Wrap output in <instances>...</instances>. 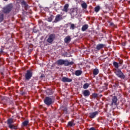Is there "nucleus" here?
I'll list each match as a JSON object with an SVG mask.
<instances>
[{
	"instance_id": "f257e3e1",
	"label": "nucleus",
	"mask_w": 130,
	"mask_h": 130,
	"mask_svg": "<svg viewBox=\"0 0 130 130\" xmlns=\"http://www.w3.org/2000/svg\"><path fill=\"white\" fill-rule=\"evenodd\" d=\"M56 62L58 66H62V64H64L65 67H68V66L74 64V62L73 61L69 62L68 60H63L61 59L58 60Z\"/></svg>"
},
{
	"instance_id": "f03ea898",
	"label": "nucleus",
	"mask_w": 130,
	"mask_h": 130,
	"mask_svg": "<svg viewBox=\"0 0 130 130\" xmlns=\"http://www.w3.org/2000/svg\"><path fill=\"white\" fill-rule=\"evenodd\" d=\"M114 73L118 78H120L121 79H124V78H125V76L123 75V73L119 69H115Z\"/></svg>"
},
{
	"instance_id": "7ed1b4c3",
	"label": "nucleus",
	"mask_w": 130,
	"mask_h": 130,
	"mask_svg": "<svg viewBox=\"0 0 130 130\" xmlns=\"http://www.w3.org/2000/svg\"><path fill=\"white\" fill-rule=\"evenodd\" d=\"M12 9H13V6L11 4L7 6L6 7L4 8V12L5 13H10V12L12 11Z\"/></svg>"
},
{
	"instance_id": "20e7f679",
	"label": "nucleus",
	"mask_w": 130,
	"mask_h": 130,
	"mask_svg": "<svg viewBox=\"0 0 130 130\" xmlns=\"http://www.w3.org/2000/svg\"><path fill=\"white\" fill-rule=\"evenodd\" d=\"M32 71L30 70H27L25 75V79L29 81L31 78H32Z\"/></svg>"
},
{
	"instance_id": "39448f33",
	"label": "nucleus",
	"mask_w": 130,
	"mask_h": 130,
	"mask_svg": "<svg viewBox=\"0 0 130 130\" xmlns=\"http://www.w3.org/2000/svg\"><path fill=\"white\" fill-rule=\"evenodd\" d=\"M55 39V35L54 34H51L47 40V42L48 43H52L53 40Z\"/></svg>"
},
{
	"instance_id": "423d86ee",
	"label": "nucleus",
	"mask_w": 130,
	"mask_h": 130,
	"mask_svg": "<svg viewBox=\"0 0 130 130\" xmlns=\"http://www.w3.org/2000/svg\"><path fill=\"white\" fill-rule=\"evenodd\" d=\"M113 105L117 106V97H116V96H114L112 98V102L110 104V106H113Z\"/></svg>"
},
{
	"instance_id": "0eeeda50",
	"label": "nucleus",
	"mask_w": 130,
	"mask_h": 130,
	"mask_svg": "<svg viewBox=\"0 0 130 130\" xmlns=\"http://www.w3.org/2000/svg\"><path fill=\"white\" fill-rule=\"evenodd\" d=\"M44 103L46 105H50L52 104V99L50 98L47 97L44 100Z\"/></svg>"
},
{
	"instance_id": "6e6552de",
	"label": "nucleus",
	"mask_w": 130,
	"mask_h": 130,
	"mask_svg": "<svg viewBox=\"0 0 130 130\" xmlns=\"http://www.w3.org/2000/svg\"><path fill=\"white\" fill-rule=\"evenodd\" d=\"M99 113L98 111L90 113L89 117H90V118H95V117H96V116L98 115Z\"/></svg>"
},
{
	"instance_id": "1a4fd4ad",
	"label": "nucleus",
	"mask_w": 130,
	"mask_h": 130,
	"mask_svg": "<svg viewBox=\"0 0 130 130\" xmlns=\"http://www.w3.org/2000/svg\"><path fill=\"white\" fill-rule=\"evenodd\" d=\"M61 81H62V82L63 83H71L72 80L66 77H63L62 78Z\"/></svg>"
},
{
	"instance_id": "9d476101",
	"label": "nucleus",
	"mask_w": 130,
	"mask_h": 130,
	"mask_svg": "<svg viewBox=\"0 0 130 130\" xmlns=\"http://www.w3.org/2000/svg\"><path fill=\"white\" fill-rule=\"evenodd\" d=\"M61 20H62V17L61 15H57L56 16L55 20L54 21V23H57V22H59V21H61Z\"/></svg>"
},
{
	"instance_id": "9b49d317",
	"label": "nucleus",
	"mask_w": 130,
	"mask_h": 130,
	"mask_svg": "<svg viewBox=\"0 0 130 130\" xmlns=\"http://www.w3.org/2000/svg\"><path fill=\"white\" fill-rule=\"evenodd\" d=\"M82 94L84 97H89V96H90V91L88 90H85L82 91Z\"/></svg>"
},
{
	"instance_id": "f8f14e48",
	"label": "nucleus",
	"mask_w": 130,
	"mask_h": 130,
	"mask_svg": "<svg viewBox=\"0 0 130 130\" xmlns=\"http://www.w3.org/2000/svg\"><path fill=\"white\" fill-rule=\"evenodd\" d=\"M69 5L68 4H66L64 7L62 9V11L63 12H65V13H68V12H69Z\"/></svg>"
},
{
	"instance_id": "ddd939ff",
	"label": "nucleus",
	"mask_w": 130,
	"mask_h": 130,
	"mask_svg": "<svg viewBox=\"0 0 130 130\" xmlns=\"http://www.w3.org/2000/svg\"><path fill=\"white\" fill-rule=\"evenodd\" d=\"M104 46H105V45L103 44H98L95 49L96 50H100V49H102V48H103L104 47Z\"/></svg>"
},
{
	"instance_id": "4468645a",
	"label": "nucleus",
	"mask_w": 130,
	"mask_h": 130,
	"mask_svg": "<svg viewBox=\"0 0 130 130\" xmlns=\"http://www.w3.org/2000/svg\"><path fill=\"white\" fill-rule=\"evenodd\" d=\"M14 122V119L13 118H10L7 120V124L8 125V126H10V125H11L12 123Z\"/></svg>"
},
{
	"instance_id": "2eb2a0df",
	"label": "nucleus",
	"mask_w": 130,
	"mask_h": 130,
	"mask_svg": "<svg viewBox=\"0 0 130 130\" xmlns=\"http://www.w3.org/2000/svg\"><path fill=\"white\" fill-rule=\"evenodd\" d=\"M82 73L83 72L81 70H77L75 71V75L77 76H81Z\"/></svg>"
},
{
	"instance_id": "dca6fc26",
	"label": "nucleus",
	"mask_w": 130,
	"mask_h": 130,
	"mask_svg": "<svg viewBox=\"0 0 130 130\" xmlns=\"http://www.w3.org/2000/svg\"><path fill=\"white\" fill-rule=\"evenodd\" d=\"M70 41H71V37L70 36L66 37L64 39L65 43H69Z\"/></svg>"
},
{
	"instance_id": "f3484780",
	"label": "nucleus",
	"mask_w": 130,
	"mask_h": 130,
	"mask_svg": "<svg viewBox=\"0 0 130 130\" xmlns=\"http://www.w3.org/2000/svg\"><path fill=\"white\" fill-rule=\"evenodd\" d=\"M113 66L115 67L116 70H118V68H119V65L117 62H113Z\"/></svg>"
},
{
	"instance_id": "a211bd4d",
	"label": "nucleus",
	"mask_w": 130,
	"mask_h": 130,
	"mask_svg": "<svg viewBox=\"0 0 130 130\" xmlns=\"http://www.w3.org/2000/svg\"><path fill=\"white\" fill-rule=\"evenodd\" d=\"M93 75H94V76H96V75H98L99 74V70H98V69H95L93 70Z\"/></svg>"
},
{
	"instance_id": "6ab92c4d",
	"label": "nucleus",
	"mask_w": 130,
	"mask_h": 130,
	"mask_svg": "<svg viewBox=\"0 0 130 130\" xmlns=\"http://www.w3.org/2000/svg\"><path fill=\"white\" fill-rule=\"evenodd\" d=\"M9 128H11V129H17V126H15L14 125H13V124H11L10 126H8Z\"/></svg>"
},
{
	"instance_id": "aec40b11",
	"label": "nucleus",
	"mask_w": 130,
	"mask_h": 130,
	"mask_svg": "<svg viewBox=\"0 0 130 130\" xmlns=\"http://www.w3.org/2000/svg\"><path fill=\"white\" fill-rule=\"evenodd\" d=\"M81 6L82 9H87V4L85 2H83L82 4H81Z\"/></svg>"
},
{
	"instance_id": "412c9836",
	"label": "nucleus",
	"mask_w": 130,
	"mask_h": 130,
	"mask_svg": "<svg viewBox=\"0 0 130 130\" xmlns=\"http://www.w3.org/2000/svg\"><path fill=\"white\" fill-rule=\"evenodd\" d=\"M87 29H88V25L85 24L82 26V31H86Z\"/></svg>"
},
{
	"instance_id": "4be33fe9",
	"label": "nucleus",
	"mask_w": 130,
	"mask_h": 130,
	"mask_svg": "<svg viewBox=\"0 0 130 130\" xmlns=\"http://www.w3.org/2000/svg\"><path fill=\"white\" fill-rule=\"evenodd\" d=\"M94 11L96 12V13H98V12L100 11V6H96L95 7Z\"/></svg>"
},
{
	"instance_id": "5701e85b",
	"label": "nucleus",
	"mask_w": 130,
	"mask_h": 130,
	"mask_svg": "<svg viewBox=\"0 0 130 130\" xmlns=\"http://www.w3.org/2000/svg\"><path fill=\"white\" fill-rule=\"evenodd\" d=\"M46 93L48 94V95H51L52 94V90L51 89H48L46 90Z\"/></svg>"
},
{
	"instance_id": "b1692460",
	"label": "nucleus",
	"mask_w": 130,
	"mask_h": 130,
	"mask_svg": "<svg viewBox=\"0 0 130 130\" xmlns=\"http://www.w3.org/2000/svg\"><path fill=\"white\" fill-rule=\"evenodd\" d=\"M28 123H29V121L27 120L24 121V122H22L23 126H26V125H28Z\"/></svg>"
},
{
	"instance_id": "393cba45",
	"label": "nucleus",
	"mask_w": 130,
	"mask_h": 130,
	"mask_svg": "<svg viewBox=\"0 0 130 130\" xmlns=\"http://www.w3.org/2000/svg\"><path fill=\"white\" fill-rule=\"evenodd\" d=\"M89 88V83H85L83 85V89H88Z\"/></svg>"
},
{
	"instance_id": "a878e982",
	"label": "nucleus",
	"mask_w": 130,
	"mask_h": 130,
	"mask_svg": "<svg viewBox=\"0 0 130 130\" xmlns=\"http://www.w3.org/2000/svg\"><path fill=\"white\" fill-rule=\"evenodd\" d=\"M22 5H24L25 10H27V9H28L29 6L25 2H22Z\"/></svg>"
},
{
	"instance_id": "bb28decb",
	"label": "nucleus",
	"mask_w": 130,
	"mask_h": 130,
	"mask_svg": "<svg viewBox=\"0 0 130 130\" xmlns=\"http://www.w3.org/2000/svg\"><path fill=\"white\" fill-rule=\"evenodd\" d=\"M72 15H73L74 16H77V15H78V13H77V10H74L73 12H72Z\"/></svg>"
},
{
	"instance_id": "cd10ccee",
	"label": "nucleus",
	"mask_w": 130,
	"mask_h": 130,
	"mask_svg": "<svg viewBox=\"0 0 130 130\" xmlns=\"http://www.w3.org/2000/svg\"><path fill=\"white\" fill-rule=\"evenodd\" d=\"M70 29L74 30L75 29V24L70 23Z\"/></svg>"
},
{
	"instance_id": "c85d7f7f",
	"label": "nucleus",
	"mask_w": 130,
	"mask_h": 130,
	"mask_svg": "<svg viewBox=\"0 0 130 130\" xmlns=\"http://www.w3.org/2000/svg\"><path fill=\"white\" fill-rule=\"evenodd\" d=\"M0 20L1 22L4 20V15L3 14L0 15Z\"/></svg>"
},
{
	"instance_id": "c756f323",
	"label": "nucleus",
	"mask_w": 130,
	"mask_h": 130,
	"mask_svg": "<svg viewBox=\"0 0 130 130\" xmlns=\"http://www.w3.org/2000/svg\"><path fill=\"white\" fill-rule=\"evenodd\" d=\"M52 19H53L52 16L49 17L47 19L48 22H51V21H52Z\"/></svg>"
},
{
	"instance_id": "7c9ffc66",
	"label": "nucleus",
	"mask_w": 130,
	"mask_h": 130,
	"mask_svg": "<svg viewBox=\"0 0 130 130\" xmlns=\"http://www.w3.org/2000/svg\"><path fill=\"white\" fill-rule=\"evenodd\" d=\"M74 125V123L73 122H69L68 126H73Z\"/></svg>"
},
{
	"instance_id": "2f4dec72",
	"label": "nucleus",
	"mask_w": 130,
	"mask_h": 130,
	"mask_svg": "<svg viewBox=\"0 0 130 130\" xmlns=\"http://www.w3.org/2000/svg\"><path fill=\"white\" fill-rule=\"evenodd\" d=\"M98 96V94L97 93H92V97L93 98H96Z\"/></svg>"
},
{
	"instance_id": "473e14b6",
	"label": "nucleus",
	"mask_w": 130,
	"mask_h": 130,
	"mask_svg": "<svg viewBox=\"0 0 130 130\" xmlns=\"http://www.w3.org/2000/svg\"><path fill=\"white\" fill-rule=\"evenodd\" d=\"M89 130H96L94 127H91Z\"/></svg>"
},
{
	"instance_id": "72a5a7b5",
	"label": "nucleus",
	"mask_w": 130,
	"mask_h": 130,
	"mask_svg": "<svg viewBox=\"0 0 130 130\" xmlns=\"http://www.w3.org/2000/svg\"><path fill=\"white\" fill-rule=\"evenodd\" d=\"M3 52H4V50L1 49V50H0V53H3Z\"/></svg>"
},
{
	"instance_id": "f704fd0d",
	"label": "nucleus",
	"mask_w": 130,
	"mask_h": 130,
	"mask_svg": "<svg viewBox=\"0 0 130 130\" xmlns=\"http://www.w3.org/2000/svg\"><path fill=\"white\" fill-rule=\"evenodd\" d=\"M33 32H34L35 33H36V32H37V31L36 30H35V28H34Z\"/></svg>"
},
{
	"instance_id": "c9c22d12",
	"label": "nucleus",
	"mask_w": 130,
	"mask_h": 130,
	"mask_svg": "<svg viewBox=\"0 0 130 130\" xmlns=\"http://www.w3.org/2000/svg\"><path fill=\"white\" fill-rule=\"evenodd\" d=\"M2 75H4V73L3 72H1Z\"/></svg>"
},
{
	"instance_id": "e433bc0d",
	"label": "nucleus",
	"mask_w": 130,
	"mask_h": 130,
	"mask_svg": "<svg viewBox=\"0 0 130 130\" xmlns=\"http://www.w3.org/2000/svg\"><path fill=\"white\" fill-rule=\"evenodd\" d=\"M5 2H8V0H4Z\"/></svg>"
}]
</instances>
